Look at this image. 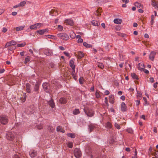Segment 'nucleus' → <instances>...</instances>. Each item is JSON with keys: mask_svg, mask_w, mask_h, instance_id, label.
<instances>
[{"mask_svg": "<svg viewBox=\"0 0 158 158\" xmlns=\"http://www.w3.org/2000/svg\"><path fill=\"white\" fill-rule=\"evenodd\" d=\"M154 155L156 157L158 158V151H157L154 153Z\"/></svg>", "mask_w": 158, "mask_h": 158, "instance_id": "5fc2aeb1", "label": "nucleus"}, {"mask_svg": "<svg viewBox=\"0 0 158 158\" xmlns=\"http://www.w3.org/2000/svg\"><path fill=\"white\" fill-rule=\"evenodd\" d=\"M73 69V71L72 72V73H71L72 76L73 77V78L75 79H76V76H75V69Z\"/></svg>", "mask_w": 158, "mask_h": 158, "instance_id": "4c0bfd02", "label": "nucleus"}, {"mask_svg": "<svg viewBox=\"0 0 158 158\" xmlns=\"http://www.w3.org/2000/svg\"><path fill=\"white\" fill-rule=\"evenodd\" d=\"M8 118L5 115L0 116V122L2 124L5 125L7 123Z\"/></svg>", "mask_w": 158, "mask_h": 158, "instance_id": "20e7f679", "label": "nucleus"}, {"mask_svg": "<svg viewBox=\"0 0 158 158\" xmlns=\"http://www.w3.org/2000/svg\"><path fill=\"white\" fill-rule=\"evenodd\" d=\"M56 131L58 132L60 131L63 133H64L65 132L64 130L63 129L62 127L60 126L57 127L56 128Z\"/></svg>", "mask_w": 158, "mask_h": 158, "instance_id": "aec40b11", "label": "nucleus"}, {"mask_svg": "<svg viewBox=\"0 0 158 158\" xmlns=\"http://www.w3.org/2000/svg\"><path fill=\"white\" fill-rule=\"evenodd\" d=\"M27 95L26 93H23V97L21 98V100L23 102H24L26 98Z\"/></svg>", "mask_w": 158, "mask_h": 158, "instance_id": "393cba45", "label": "nucleus"}, {"mask_svg": "<svg viewBox=\"0 0 158 158\" xmlns=\"http://www.w3.org/2000/svg\"><path fill=\"white\" fill-rule=\"evenodd\" d=\"M67 146L69 148H72L73 146V144L71 142H69L67 144Z\"/></svg>", "mask_w": 158, "mask_h": 158, "instance_id": "c03bdc74", "label": "nucleus"}, {"mask_svg": "<svg viewBox=\"0 0 158 158\" xmlns=\"http://www.w3.org/2000/svg\"><path fill=\"white\" fill-rule=\"evenodd\" d=\"M122 1L123 2H125V4L129 2V0H122Z\"/></svg>", "mask_w": 158, "mask_h": 158, "instance_id": "052dcab7", "label": "nucleus"}, {"mask_svg": "<svg viewBox=\"0 0 158 158\" xmlns=\"http://www.w3.org/2000/svg\"><path fill=\"white\" fill-rule=\"evenodd\" d=\"M70 37L72 39H74L76 37V34L72 32L70 34Z\"/></svg>", "mask_w": 158, "mask_h": 158, "instance_id": "a19ab883", "label": "nucleus"}, {"mask_svg": "<svg viewBox=\"0 0 158 158\" xmlns=\"http://www.w3.org/2000/svg\"><path fill=\"white\" fill-rule=\"evenodd\" d=\"M57 36L63 40H66L69 39L68 35L65 33H60L57 34Z\"/></svg>", "mask_w": 158, "mask_h": 158, "instance_id": "7ed1b4c3", "label": "nucleus"}, {"mask_svg": "<svg viewBox=\"0 0 158 158\" xmlns=\"http://www.w3.org/2000/svg\"><path fill=\"white\" fill-rule=\"evenodd\" d=\"M114 126L115 127L118 129H119L120 128V125L116 123H115Z\"/></svg>", "mask_w": 158, "mask_h": 158, "instance_id": "8fccbe9b", "label": "nucleus"}, {"mask_svg": "<svg viewBox=\"0 0 158 158\" xmlns=\"http://www.w3.org/2000/svg\"><path fill=\"white\" fill-rule=\"evenodd\" d=\"M96 127L94 125H90L89 127L90 131H91L94 129Z\"/></svg>", "mask_w": 158, "mask_h": 158, "instance_id": "e433bc0d", "label": "nucleus"}, {"mask_svg": "<svg viewBox=\"0 0 158 158\" xmlns=\"http://www.w3.org/2000/svg\"><path fill=\"white\" fill-rule=\"evenodd\" d=\"M48 102V104L52 108H53L54 107L55 105L53 99H51V100Z\"/></svg>", "mask_w": 158, "mask_h": 158, "instance_id": "f3484780", "label": "nucleus"}, {"mask_svg": "<svg viewBox=\"0 0 158 158\" xmlns=\"http://www.w3.org/2000/svg\"><path fill=\"white\" fill-rule=\"evenodd\" d=\"M15 49V47H9L8 48V49L10 51H12Z\"/></svg>", "mask_w": 158, "mask_h": 158, "instance_id": "603ef678", "label": "nucleus"}, {"mask_svg": "<svg viewBox=\"0 0 158 158\" xmlns=\"http://www.w3.org/2000/svg\"><path fill=\"white\" fill-rule=\"evenodd\" d=\"M131 76L132 78L134 79L137 80L138 79L137 76L135 73H132L131 74Z\"/></svg>", "mask_w": 158, "mask_h": 158, "instance_id": "473e14b6", "label": "nucleus"}, {"mask_svg": "<svg viewBox=\"0 0 158 158\" xmlns=\"http://www.w3.org/2000/svg\"><path fill=\"white\" fill-rule=\"evenodd\" d=\"M24 26H21L16 27V31H20L22 30L23 28H24Z\"/></svg>", "mask_w": 158, "mask_h": 158, "instance_id": "b1692460", "label": "nucleus"}, {"mask_svg": "<svg viewBox=\"0 0 158 158\" xmlns=\"http://www.w3.org/2000/svg\"><path fill=\"white\" fill-rule=\"evenodd\" d=\"M83 45L85 47L87 48H90L92 47V45L91 44H88L86 42H84L83 43Z\"/></svg>", "mask_w": 158, "mask_h": 158, "instance_id": "c756f323", "label": "nucleus"}, {"mask_svg": "<svg viewBox=\"0 0 158 158\" xmlns=\"http://www.w3.org/2000/svg\"><path fill=\"white\" fill-rule=\"evenodd\" d=\"M106 126L109 128H111V127L112 125L111 123L108 122L106 123Z\"/></svg>", "mask_w": 158, "mask_h": 158, "instance_id": "79ce46f5", "label": "nucleus"}, {"mask_svg": "<svg viewBox=\"0 0 158 158\" xmlns=\"http://www.w3.org/2000/svg\"><path fill=\"white\" fill-rule=\"evenodd\" d=\"M152 4L155 8H158V3L157 2L153 0L152 1Z\"/></svg>", "mask_w": 158, "mask_h": 158, "instance_id": "5701e85b", "label": "nucleus"}, {"mask_svg": "<svg viewBox=\"0 0 158 158\" xmlns=\"http://www.w3.org/2000/svg\"><path fill=\"white\" fill-rule=\"evenodd\" d=\"M64 23L66 24H68L71 26H72L73 24V21L70 19H68L65 20Z\"/></svg>", "mask_w": 158, "mask_h": 158, "instance_id": "0eeeda50", "label": "nucleus"}, {"mask_svg": "<svg viewBox=\"0 0 158 158\" xmlns=\"http://www.w3.org/2000/svg\"><path fill=\"white\" fill-rule=\"evenodd\" d=\"M13 158H20L19 156L17 154L15 155L14 156Z\"/></svg>", "mask_w": 158, "mask_h": 158, "instance_id": "774afa93", "label": "nucleus"}, {"mask_svg": "<svg viewBox=\"0 0 158 158\" xmlns=\"http://www.w3.org/2000/svg\"><path fill=\"white\" fill-rule=\"evenodd\" d=\"M142 94L139 91H137V97L138 99L140 100L142 98V96H141Z\"/></svg>", "mask_w": 158, "mask_h": 158, "instance_id": "bb28decb", "label": "nucleus"}, {"mask_svg": "<svg viewBox=\"0 0 158 158\" xmlns=\"http://www.w3.org/2000/svg\"><path fill=\"white\" fill-rule=\"evenodd\" d=\"M26 2L25 1H23L20 2L19 4V6H23L26 4Z\"/></svg>", "mask_w": 158, "mask_h": 158, "instance_id": "f704fd0d", "label": "nucleus"}, {"mask_svg": "<svg viewBox=\"0 0 158 158\" xmlns=\"http://www.w3.org/2000/svg\"><path fill=\"white\" fill-rule=\"evenodd\" d=\"M42 26L41 23H38L30 26L29 28L31 30H36Z\"/></svg>", "mask_w": 158, "mask_h": 158, "instance_id": "39448f33", "label": "nucleus"}, {"mask_svg": "<svg viewBox=\"0 0 158 158\" xmlns=\"http://www.w3.org/2000/svg\"><path fill=\"white\" fill-rule=\"evenodd\" d=\"M75 156L77 158H79L81 156V153L80 150L78 148L75 149L74 151Z\"/></svg>", "mask_w": 158, "mask_h": 158, "instance_id": "423d86ee", "label": "nucleus"}, {"mask_svg": "<svg viewBox=\"0 0 158 158\" xmlns=\"http://www.w3.org/2000/svg\"><path fill=\"white\" fill-rule=\"evenodd\" d=\"M83 42V40L82 39H79L77 40V42L78 43H82Z\"/></svg>", "mask_w": 158, "mask_h": 158, "instance_id": "6e6d98bb", "label": "nucleus"}, {"mask_svg": "<svg viewBox=\"0 0 158 158\" xmlns=\"http://www.w3.org/2000/svg\"><path fill=\"white\" fill-rule=\"evenodd\" d=\"M121 110L123 111H125L127 110L126 105L124 102H123L121 104Z\"/></svg>", "mask_w": 158, "mask_h": 158, "instance_id": "9b49d317", "label": "nucleus"}, {"mask_svg": "<svg viewBox=\"0 0 158 158\" xmlns=\"http://www.w3.org/2000/svg\"><path fill=\"white\" fill-rule=\"evenodd\" d=\"M27 114H32L33 112V110L31 107H28L27 109Z\"/></svg>", "mask_w": 158, "mask_h": 158, "instance_id": "a878e982", "label": "nucleus"}, {"mask_svg": "<svg viewBox=\"0 0 158 158\" xmlns=\"http://www.w3.org/2000/svg\"><path fill=\"white\" fill-rule=\"evenodd\" d=\"M45 37L46 38H49L51 39L52 37H54V35H45Z\"/></svg>", "mask_w": 158, "mask_h": 158, "instance_id": "3c124183", "label": "nucleus"}, {"mask_svg": "<svg viewBox=\"0 0 158 158\" xmlns=\"http://www.w3.org/2000/svg\"><path fill=\"white\" fill-rule=\"evenodd\" d=\"M127 131L128 132L130 133H132L133 132V131L132 129L130 128L127 129Z\"/></svg>", "mask_w": 158, "mask_h": 158, "instance_id": "de8ad7c7", "label": "nucleus"}, {"mask_svg": "<svg viewBox=\"0 0 158 158\" xmlns=\"http://www.w3.org/2000/svg\"><path fill=\"white\" fill-rule=\"evenodd\" d=\"M10 42H11V44L12 45H15V44H16V42L14 40H12V41H10Z\"/></svg>", "mask_w": 158, "mask_h": 158, "instance_id": "13d9d810", "label": "nucleus"}, {"mask_svg": "<svg viewBox=\"0 0 158 158\" xmlns=\"http://www.w3.org/2000/svg\"><path fill=\"white\" fill-rule=\"evenodd\" d=\"M5 71V69H0V73H4Z\"/></svg>", "mask_w": 158, "mask_h": 158, "instance_id": "69168bd1", "label": "nucleus"}, {"mask_svg": "<svg viewBox=\"0 0 158 158\" xmlns=\"http://www.w3.org/2000/svg\"><path fill=\"white\" fill-rule=\"evenodd\" d=\"M4 11V10L3 9H0V15H1L2 14Z\"/></svg>", "mask_w": 158, "mask_h": 158, "instance_id": "e2e57ef3", "label": "nucleus"}, {"mask_svg": "<svg viewBox=\"0 0 158 158\" xmlns=\"http://www.w3.org/2000/svg\"><path fill=\"white\" fill-rule=\"evenodd\" d=\"M80 113V111L78 109H76L73 111V114L74 115H77Z\"/></svg>", "mask_w": 158, "mask_h": 158, "instance_id": "7c9ffc66", "label": "nucleus"}, {"mask_svg": "<svg viewBox=\"0 0 158 158\" xmlns=\"http://www.w3.org/2000/svg\"><path fill=\"white\" fill-rule=\"evenodd\" d=\"M74 60H71L70 61L69 65L72 69L75 68V65H74Z\"/></svg>", "mask_w": 158, "mask_h": 158, "instance_id": "dca6fc26", "label": "nucleus"}, {"mask_svg": "<svg viewBox=\"0 0 158 158\" xmlns=\"http://www.w3.org/2000/svg\"><path fill=\"white\" fill-rule=\"evenodd\" d=\"M95 95L96 97L98 98L100 97V95L99 94V93L98 92V91H96L95 93Z\"/></svg>", "mask_w": 158, "mask_h": 158, "instance_id": "a18cd8bd", "label": "nucleus"}, {"mask_svg": "<svg viewBox=\"0 0 158 158\" xmlns=\"http://www.w3.org/2000/svg\"><path fill=\"white\" fill-rule=\"evenodd\" d=\"M67 102V100L66 99L64 98H61L59 100V102L62 104H64Z\"/></svg>", "mask_w": 158, "mask_h": 158, "instance_id": "2eb2a0df", "label": "nucleus"}, {"mask_svg": "<svg viewBox=\"0 0 158 158\" xmlns=\"http://www.w3.org/2000/svg\"><path fill=\"white\" fill-rule=\"evenodd\" d=\"M44 53L45 54L48 56H51L52 54V51L48 49H45L44 51Z\"/></svg>", "mask_w": 158, "mask_h": 158, "instance_id": "9d476101", "label": "nucleus"}, {"mask_svg": "<svg viewBox=\"0 0 158 158\" xmlns=\"http://www.w3.org/2000/svg\"><path fill=\"white\" fill-rule=\"evenodd\" d=\"M138 68L140 71H143L144 68V64L142 63H139L138 65Z\"/></svg>", "mask_w": 158, "mask_h": 158, "instance_id": "6e6552de", "label": "nucleus"}, {"mask_svg": "<svg viewBox=\"0 0 158 158\" xmlns=\"http://www.w3.org/2000/svg\"><path fill=\"white\" fill-rule=\"evenodd\" d=\"M150 81L152 83L153 82H154V78L152 77H151L150 78Z\"/></svg>", "mask_w": 158, "mask_h": 158, "instance_id": "338daca9", "label": "nucleus"}, {"mask_svg": "<svg viewBox=\"0 0 158 158\" xmlns=\"http://www.w3.org/2000/svg\"><path fill=\"white\" fill-rule=\"evenodd\" d=\"M101 11H100V9L98 8L96 12H94V14L98 16L100 15H101Z\"/></svg>", "mask_w": 158, "mask_h": 158, "instance_id": "2f4dec72", "label": "nucleus"}, {"mask_svg": "<svg viewBox=\"0 0 158 158\" xmlns=\"http://www.w3.org/2000/svg\"><path fill=\"white\" fill-rule=\"evenodd\" d=\"M78 58L80 59L84 56V54L81 52H78L77 53Z\"/></svg>", "mask_w": 158, "mask_h": 158, "instance_id": "412c9836", "label": "nucleus"}, {"mask_svg": "<svg viewBox=\"0 0 158 158\" xmlns=\"http://www.w3.org/2000/svg\"><path fill=\"white\" fill-rule=\"evenodd\" d=\"M37 128L39 129H41L43 128V126L41 124H40L37 126Z\"/></svg>", "mask_w": 158, "mask_h": 158, "instance_id": "864d4df0", "label": "nucleus"}, {"mask_svg": "<svg viewBox=\"0 0 158 158\" xmlns=\"http://www.w3.org/2000/svg\"><path fill=\"white\" fill-rule=\"evenodd\" d=\"M156 53L154 51L152 52L149 55V58L152 61L154 60Z\"/></svg>", "mask_w": 158, "mask_h": 158, "instance_id": "1a4fd4ad", "label": "nucleus"}, {"mask_svg": "<svg viewBox=\"0 0 158 158\" xmlns=\"http://www.w3.org/2000/svg\"><path fill=\"white\" fill-rule=\"evenodd\" d=\"M98 67L102 69L104 68V65L103 64L101 63L98 62Z\"/></svg>", "mask_w": 158, "mask_h": 158, "instance_id": "c9c22d12", "label": "nucleus"}, {"mask_svg": "<svg viewBox=\"0 0 158 158\" xmlns=\"http://www.w3.org/2000/svg\"><path fill=\"white\" fill-rule=\"evenodd\" d=\"M67 135L68 136L72 138H74L75 137V135L73 133H68Z\"/></svg>", "mask_w": 158, "mask_h": 158, "instance_id": "72a5a7b5", "label": "nucleus"}, {"mask_svg": "<svg viewBox=\"0 0 158 158\" xmlns=\"http://www.w3.org/2000/svg\"><path fill=\"white\" fill-rule=\"evenodd\" d=\"M30 60V57H27L25 58L24 63L26 64Z\"/></svg>", "mask_w": 158, "mask_h": 158, "instance_id": "37998d69", "label": "nucleus"}, {"mask_svg": "<svg viewBox=\"0 0 158 158\" xmlns=\"http://www.w3.org/2000/svg\"><path fill=\"white\" fill-rule=\"evenodd\" d=\"M48 84L46 83H44L43 84V87L46 90H47L48 89ZM46 92H48V91H46Z\"/></svg>", "mask_w": 158, "mask_h": 158, "instance_id": "cd10ccee", "label": "nucleus"}, {"mask_svg": "<svg viewBox=\"0 0 158 158\" xmlns=\"http://www.w3.org/2000/svg\"><path fill=\"white\" fill-rule=\"evenodd\" d=\"M54 12H55V10H51L50 12V14L52 15H52V14H53V13H54Z\"/></svg>", "mask_w": 158, "mask_h": 158, "instance_id": "680f3d73", "label": "nucleus"}, {"mask_svg": "<svg viewBox=\"0 0 158 158\" xmlns=\"http://www.w3.org/2000/svg\"><path fill=\"white\" fill-rule=\"evenodd\" d=\"M134 5L136 7L139 8H143V6L140 3L137 2H136L134 3Z\"/></svg>", "mask_w": 158, "mask_h": 158, "instance_id": "6ab92c4d", "label": "nucleus"}, {"mask_svg": "<svg viewBox=\"0 0 158 158\" xmlns=\"http://www.w3.org/2000/svg\"><path fill=\"white\" fill-rule=\"evenodd\" d=\"M79 81L80 83L81 84H83V81H84V79H83V77H81L79 79Z\"/></svg>", "mask_w": 158, "mask_h": 158, "instance_id": "49530a36", "label": "nucleus"}, {"mask_svg": "<svg viewBox=\"0 0 158 158\" xmlns=\"http://www.w3.org/2000/svg\"><path fill=\"white\" fill-rule=\"evenodd\" d=\"M16 135V133L14 131L9 132L6 134V137L7 139L10 141L13 140Z\"/></svg>", "mask_w": 158, "mask_h": 158, "instance_id": "f257e3e1", "label": "nucleus"}, {"mask_svg": "<svg viewBox=\"0 0 158 158\" xmlns=\"http://www.w3.org/2000/svg\"><path fill=\"white\" fill-rule=\"evenodd\" d=\"M48 30L47 29L37 30V32L41 35H43L45 32H48Z\"/></svg>", "mask_w": 158, "mask_h": 158, "instance_id": "ddd939ff", "label": "nucleus"}, {"mask_svg": "<svg viewBox=\"0 0 158 158\" xmlns=\"http://www.w3.org/2000/svg\"><path fill=\"white\" fill-rule=\"evenodd\" d=\"M84 110L88 116L90 117L93 116L94 111L92 109L89 108L85 107L84 109Z\"/></svg>", "mask_w": 158, "mask_h": 158, "instance_id": "f03ea898", "label": "nucleus"}, {"mask_svg": "<svg viewBox=\"0 0 158 158\" xmlns=\"http://www.w3.org/2000/svg\"><path fill=\"white\" fill-rule=\"evenodd\" d=\"M105 93L106 95H108L109 94L110 92L109 91L107 90L105 92Z\"/></svg>", "mask_w": 158, "mask_h": 158, "instance_id": "0e129e2a", "label": "nucleus"}, {"mask_svg": "<svg viewBox=\"0 0 158 158\" xmlns=\"http://www.w3.org/2000/svg\"><path fill=\"white\" fill-rule=\"evenodd\" d=\"M92 24L95 26H98L100 25V23H98L97 21L93 20L92 22Z\"/></svg>", "mask_w": 158, "mask_h": 158, "instance_id": "c85d7f7f", "label": "nucleus"}, {"mask_svg": "<svg viewBox=\"0 0 158 158\" xmlns=\"http://www.w3.org/2000/svg\"><path fill=\"white\" fill-rule=\"evenodd\" d=\"M31 85L30 84L27 83L26 85V90L27 92L30 93L31 92V90L30 89Z\"/></svg>", "mask_w": 158, "mask_h": 158, "instance_id": "f8f14e48", "label": "nucleus"}, {"mask_svg": "<svg viewBox=\"0 0 158 158\" xmlns=\"http://www.w3.org/2000/svg\"><path fill=\"white\" fill-rule=\"evenodd\" d=\"M114 96L113 95H110L109 98V102L111 103H113L114 102Z\"/></svg>", "mask_w": 158, "mask_h": 158, "instance_id": "a211bd4d", "label": "nucleus"}, {"mask_svg": "<svg viewBox=\"0 0 158 158\" xmlns=\"http://www.w3.org/2000/svg\"><path fill=\"white\" fill-rule=\"evenodd\" d=\"M122 22L121 19H115L114 21V23L120 24Z\"/></svg>", "mask_w": 158, "mask_h": 158, "instance_id": "4be33fe9", "label": "nucleus"}, {"mask_svg": "<svg viewBox=\"0 0 158 158\" xmlns=\"http://www.w3.org/2000/svg\"><path fill=\"white\" fill-rule=\"evenodd\" d=\"M29 155L31 157H34L36 155V152L33 150H31L29 152Z\"/></svg>", "mask_w": 158, "mask_h": 158, "instance_id": "4468645a", "label": "nucleus"}, {"mask_svg": "<svg viewBox=\"0 0 158 158\" xmlns=\"http://www.w3.org/2000/svg\"><path fill=\"white\" fill-rule=\"evenodd\" d=\"M7 31V29L5 27H3L2 28V31L3 32H6Z\"/></svg>", "mask_w": 158, "mask_h": 158, "instance_id": "bf43d9fd", "label": "nucleus"}, {"mask_svg": "<svg viewBox=\"0 0 158 158\" xmlns=\"http://www.w3.org/2000/svg\"><path fill=\"white\" fill-rule=\"evenodd\" d=\"M63 29V27L62 26L60 25H59L58 27V30L60 31H61Z\"/></svg>", "mask_w": 158, "mask_h": 158, "instance_id": "09e8293b", "label": "nucleus"}, {"mask_svg": "<svg viewBox=\"0 0 158 158\" xmlns=\"http://www.w3.org/2000/svg\"><path fill=\"white\" fill-rule=\"evenodd\" d=\"M26 44V43L24 42L23 43L17 44V46L18 47H22L24 46Z\"/></svg>", "mask_w": 158, "mask_h": 158, "instance_id": "58836bf2", "label": "nucleus"}, {"mask_svg": "<svg viewBox=\"0 0 158 158\" xmlns=\"http://www.w3.org/2000/svg\"><path fill=\"white\" fill-rule=\"evenodd\" d=\"M139 100H137L135 101L136 106H138L140 104V100L139 99Z\"/></svg>", "mask_w": 158, "mask_h": 158, "instance_id": "4d7b16f0", "label": "nucleus"}, {"mask_svg": "<svg viewBox=\"0 0 158 158\" xmlns=\"http://www.w3.org/2000/svg\"><path fill=\"white\" fill-rule=\"evenodd\" d=\"M39 88V84L38 82H37L36 84H35L34 89L35 91H37L38 89Z\"/></svg>", "mask_w": 158, "mask_h": 158, "instance_id": "ea45409f", "label": "nucleus"}]
</instances>
